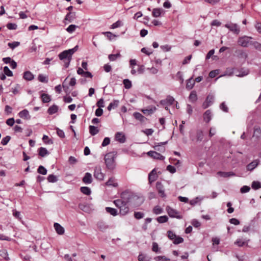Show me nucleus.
I'll use <instances>...</instances> for the list:
<instances>
[{"label": "nucleus", "instance_id": "aec40b11", "mask_svg": "<svg viewBox=\"0 0 261 261\" xmlns=\"http://www.w3.org/2000/svg\"><path fill=\"white\" fill-rule=\"evenodd\" d=\"M237 54V56L239 59H242L245 60L248 58L247 54L243 50H238Z\"/></svg>", "mask_w": 261, "mask_h": 261}, {"label": "nucleus", "instance_id": "1a4fd4ad", "mask_svg": "<svg viewBox=\"0 0 261 261\" xmlns=\"http://www.w3.org/2000/svg\"><path fill=\"white\" fill-rule=\"evenodd\" d=\"M156 188L159 193L161 195V196L162 197H165L166 194L164 192V189L163 184L161 182L158 181L156 183Z\"/></svg>", "mask_w": 261, "mask_h": 261}, {"label": "nucleus", "instance_id": "4d7b16f0", "mask_svg": "<svg viewBox=\"0 0 261 261\" xmlns=\"http://www.w3.org/2000/svg\"><path fill=\"white\" fill-rule=\"evenodd\" d=\"M20 44V42H17V41H14V42H10L8 44V46L12 49H14L15 48V47H17L18 46H19Z\"/></svg>", "mask_w": 261, "mask_h": 261}, {"label": "nucleus", "instance_id": "f257e3e1", "mask_svg": "<svg viewBox=\"0 0 261 261\" xmlns=\"http://www.w3.org/2000/svg\"><path fill=\"white\" fill-rule=\"evenodd\" d=\"M121 197L125 201H123L121 199H117L114 201L115 205L119 208L125 203H134L136 200L139 198L137 196L127 191L123 192L121 194Z\"/></svg>", "mask_w": 261, "mask_h": 261}, {"label": "nucleus", "instance_id": "58836bf2", "mask_svg": "<svg viewBox=\"0 0 261 261\" xmlns=\"http://www.w3.org/2000/svg\"><path fill=\"white\" fill-rule=\"evenodd\" d=\"M123 83L124 85V87L127 89H130L132 86V82L128 79H124L123 81Z\"/></svg>", "mask_w": 261, "mask_h": 261}, {"label": "nucleus", "instance_id": "393cba45", "mask_svg": "<svg viewBox=\"0 0 261 261\" xmlns=\"http://www.w3.org/2000/svg\"><path fill=\"white\" fill-rule=\"evenodd\" d=\"M119 209L120 214L123 216L126 215L129 211V208L127 206H126V203L123 206H122Z\"/></svg>", "mask_w": 261, "mask_h": 261}, {"label": "nucleus", "instance_id": "7ed1b4c3", "mask_svg": "<svg viewBox=\"0 0 261 261\" xmlns=\"http://www.w3.org/2000/svg\"><path fill=\"white\" fill-rule=\"evenodd\" d=\"M116 154L114 152H109L105 156V162L108 170H113L116 167Z\"/></svg>", "mask_w": 261, "mask_h": 261}, {"label": "nucleus", "instance_id": "09e8293b", "mask_svg": "<svg viewBox=\"0 0 261 261\" xmlns=\"http://www.w3.org/2000/svg\"><path fill=\"white\" fill-rule=\"evenodd\" d=\"M38 80L42 83H47L48 82L47 77L43 74H39L38 75Z\"/></svg>", "mask_w": 261, "mask_h": 261}, {"label": "nucleus", "instance_id": "0e129e2a", "mask_svg": "<svg viewBox=\"0 0 261 261\" xmlns=\"http://www.w3.org/2000/svg\"><path fill=\"white\" fill-rule=\"evenodd\" d=\"M168 238L172 240H173L176 238V235L172 231L169 230L167 232Z\"/></svg>", "mask_w": 261, "mask_h": 261}, {"label": "nucleus", "instance_id": "a211bd4d", "mask_svg": "<svg viewBox=\"0 0 261 261\" xmlns=\"http://www.w3.org/2000/svg\"><path fill=\"white\" fill-rule=\"evenodd\" d=\"M175 99L174 98L171 96H168L165 100H161V104H165L166 102L168 103L169 105H172L173 102H174Z\"/></svg>", "mask_w": 261, "mask_h": 261}, {"label": "nucleus", "instance_id": "6e6d98bb", "mask_svg": "<svg viewBox=\"0 0 261 261\" xmlns=\"http://www.w3.org/2000/svg\"><path fill=\"white\" fill-rule=\"evenodd\" d=\"M214 100V96L212 94H209L206 98V102H208L211 105L213 103Z\"/></svg>", "mask_w": 261, "mask_h": 261}, {"label": "nucleus", "instance_id": "39448f33", "mask_svg": "<svg viewBox=\"0 0 261 261\" xmlns=\"http://www.w3.org/2000/svg\"><path fill=\"white\" fill-rule=\"evenodd\" d=\"M166 211L169 216L171 218H176L178 219L182 218V215L180 214V213L176 210L171 207L169 206L166 207Z\"/></svg>", "mask_w": 261, "mask_h": 261}, {"label": "nucleus", "instance_id": "72a5a7b5", "mask_svg": "<svg viewBox=\"0 0 261 261\" xmlns=\"http://www.w3.org/2000/svg\"><path fill=\"white\" fill-rule=\"evenodd\" d=\"M42 101L44 103H47L51 100L50 96L47 94L43 93L41 95Z\"/></svg>", "mask_w": 261, "mask_h": 261}, {"label": "nucleus", "instance_id": "0eeeda50", "mask_svg": "<svg viewBox=\"0 0 261 261\" xmlns=\"http://www.w3.org/2000/svg\"><path fill=\"white\" fill-rule=\"evenodd\" d=\"M224 27L234 34L238 35L240 32V27L237 23L229 22L225 24Z\"/></svg>", "mask_w": 261, "mask_h": 261}, {"label": "nucleus", "instance_id": "9d476101", "mask_svg": "<svg viewBox=\"0 0 261 261\" xmlns=\"http://www.w3.org/2000/svg\"><path fill=\"white\" fill-rule=\"evenodd\" d=\"M54 226L58 234L60 235L64 234L65 232L64 228L60 224L58 223H55Z\"/></svg>", "mask_w": 261, "mask_h": 261}, {"label": "nucleus", "instance_id": "ddd939ff", "mask_svg": "<svg viewBox=\"0 0 261 261\" xmlns=\"http://www.w3.org/2000/svg\"><path fill=\"white\" fill-rule=\"evenodd\" d=\"M83 181L86 184H91L92 182V175L89 172L86 173L83 178Z\"/></svg>", "mask_w": 261, "mask_h": 261}, {"label": "nucleus", "instance_id": "bf43d9fd", "mask_svg": "<svg viewBox=\"0 0 261 261\" xmlns=\"http://www.w3.org/2000/svg\"><path fill=\"white\" fill-rule=\"evenodd\" d=\"M74 19V16L72 14L71 12H69L67 14L65 17V20L69 21L70 22H71Z\"/></svg>", "mask_w": 261, "mask_h": 261}, {"label": "nucleus", "instance_id": "c03bdc74", "mask_svg": "<svg viewBox=\"0 0 261 261\" xmlns=\"http://www.w3.org/2000/svg\"><path fill=\"white\" fill-rule=\"evenodd\" d=\"M37 172L42 175H46L47 173V170L43 166H40L38 169Z\"/></svg>", "mask_w": 261, "mask_h": 261}, {"label": "nucleus", "instance_id": "4be33fe9", "mask_svg": "<svg viewBox=\"0 0 261 261\" xmlns=\"http://www.w3.org/2000/svg\"><path fill=\"white\" fill-rule=\"evenodd\" d=\"M58 111V107L57 105H54L53 106L50 107L48 110L47 113L49 115H53L56 113H57Z\"/></svg>", "mask_w": 261, "mask_h": 261}, {"label": "nucleus", "instance_id": "423d86ee", "mask_svg": "<svg viewBox=\"0 0 261 261\" xmlns=\"http://www.w3.org/2000/svg\"><path fill=\"white\" fill-rule=\"evenodd\" d=\"M94 177L98 180L102 181L104 179L105 174L102 172V169L100 166H96L94 168Z\"/></svg>", "mask_w": 261, "mask_h": 261}, {"label": "nucleus", "instance_id": "37998d69", "mask_svg": "<svg viewBox=\"0 0 261 261\" xmlns=\"http://www.w3.org/2000/svg\"><path fill=\"white\" fill-rule=\"evenodd\" d=\"M47 180L50 182H55L58 180V178L55 175L50 174L47 177Z\"/></svg>", "mask_w": 261, "mask_h": 261}, {"label": "nucleus", "instance_id": "79ce46f5", "mask_svg": "<svg viewBox=\"0 0 261 261\" xmlns=\"http://www.w3.org/2000/svg\"><path fill=\"white\" fill-rule=\"evenodd\" d=\"M121 55L119 53L116 54H111L109 55V59L111 61H115L118 58L120 57Z\"/></svg>", "mask_w": 261, "mask_h": 261}, {"label": "nucleus", "instance_id": "a19ab883", "mask_svg": "<svg viewBox=\"0 0 261 261\" xmlns=\"http://www.w3.org/2000/svg\"><path fill=\"white\" fill-rule=\"evenodd\" d=\"M251 187L254 190H257L261 188L260 182L257 181H253L252 182Z\"/></svg>", "mask_w": 261, "mask_h": 261}, {"label": "nucleus", "instance_id": "69168bd1", "mask_svg": "<svg viewBox=\"0 0 261 261\" xmlns=\"http://www.w3.org/2000/svg\"><path fill=\"white\" fill-rule=\"evenodd\" d=\"M250 190V188L249 187L247 186H244L241 188L240 191L242 193H244L249 192Z\"/></svg>", "mask_w": 261, "mask_h": 261}, {"label": "nucleus", "instance_id": "f3484780", "mask_svg": "<svg viewBox=\"0 0 261 261\" xmlns=\"http://www.w3.org/2000/svg\"><path fill=\"white\" fill-rule=\"evenodd\" d=\"M217 174L223 177H228L235 175V174L233 172L219 171L217 172Z\"/></svg>", "mask_w": 261, "mask_h": 261}, {"label": "nucleus", "instance_id": "e2e57ef3", "mask_svg": "<svg viewBox=\"0 0 261 261\" xmlns=\"http://www.w3.org/2000/svg\"><path fill=\"white\" fill-rule=\"evenodd\" d=\"M17 27V24L15 23H9L7 24V27L9 30H16Z\"/></svg>", "mask_w": 261, "mask_h": 261}, {"label": "nucleus", "instance_id": "bb28decb", "mask_svg": "<svg viewBox=\"0 0 261 261\" xmlns=\"http://www.w3.org/2000/svg\"><path fill=\"white\" fill-rule=\"evenodd\" d=\"M156 110L155 107H152L150 109L142 110V112L146 115H151L153 114Z\"/></svg>", "mask_w": 261, "mask_h": 261}, {"label": "nucleus", "instance_id": "cd10ccee", "mask_svg": "<svg viewBox=\"0 0 261 261\" xmlns=\"http://www.w3.org/2000/svg\"><path fill=\"white\" fill-rule=\"evenodd\" d=\"M89 132L92 136H94L99 132V129L97 128V127L94 126L90 125Z\"/></svg>", "mask_w": 261, "mask_h": 261}, {"label": "nucleus", "instance_id": "8fccbe9b", "mask_svg": "<svg viewBox=\"0 0 261 261\" xmlns=\"http://www.w3.org/2000/svg\"><path fill=\"white\" fill-rule=\"evenodd\" d=\"M251 45H252L256 49L261 51V44L260 43L257 41H252Z\"/></svg>", "mask_w": 261, "mask_h": 261}, {"label": "nucleus", "instance_id": "49530a36", "mask_svg": "<svg viewBox=\"0 0 261 261\" xmlns=\"http://www.w3.org/2000/svg\"><path fill=\"white\" fill-rule=\"evenodd\" d=\"M97 227L101 231H104L108 228V226L102 222L97 223Z\"/></svg>", "mask_w": 261, "mask_h": 261}, {"label": "nucleus", "instance_id": "f03ea898", "mask_svg": "<svg viewBox=\"0 0 261 261\" xmlns=\"http://www.w3.org/2000/svg\"><path fill=\"white\" fill-rule=\"evenodd\" d=\"M78 46H75L74 48L65 50L58 55L60 60H62L64 62V66L66 68L68 67L70 65V61L72 59V55L77 51Z\"/></svg>", "mask_w": 261, "mask_h": 261}, {"label": "nucleus", "instance_id": "de8ad7c7", "mask_svg": "<svg viewBox=\"0 0 261 261\" xmlns=\"http://www.w3.org/2000/svg\"><path fill=\"white\" fill-rule=\"evenodd\" d=\"M102 34H104L110 40L113 39L114 37H116V35L112 34L110 32H103Z\"/></svg>", "mask_w": 261, "mask_h": 261}, {"label": "nucleus", "instance_id": "473e14b6", "mask_svg": "<svg viewBox=\"0 0 261 261\" xmlns=\"http://www.w3.org/2000/svg\"><path fill=\"white\" fill-rule=\"evenodd\" d=\"M189 100L194 102L196 101L197 99V94L195 91H192L189 97Z\"/></svg>", "mask_w": 261, "mask_h": 261}, {"label": "nucleus", "instance_id": "9b49d317", "mask_svg": "<svg viewBox=\"0 0 261 261\" xmlns=\"http://www.w3.org/2000/svg\"><path fill=\"white\" fill-rule=\"evenodd\" d=\"M157 175L156 173L155 169H153L148 175V180L149 182L151 184L152 182L154 181L157 178Z\"/></svg>", "mask_w": 261, "mask_h": 261}, {"label": "nucleus", "instance_id": "412c9836", "mask_svg": "<svg viewBox=\"0 0 261 261\" xmlns=\"http://www.w3.org/2000/svg\"><path fill=\"white\" fill-rule=\"evenodd\" d=\"M23 78L27 81H32L34 79V75L29 71H25L23 73Z\"/></svg>", "mask_w": 261, "mask_h": 261}, {"label": "nucleus", "instance_id": "4468645a", "mask_svg": "<svg viewBox=\"0 0 261 261\" xmlns=\"http://www.w3.org/2000/svg\"><path fill=\"white\" fill-rule=\"evenodd\" d=\"M115 139L121 143L125 141V137L122 133L118 132L115 135Z\"/></svg>", "mask_w": 261, "mask_h": 261}, {"label": "nucleus", "instance_id": "13d9d810", "mask_svg": "<svg viewBox=\"0 0 261 261\" xmlns=\"http://www.w3.org/2000/svg\"><path fill=\"white\" fill-rule=\"evenodd\" d=\"M10 139H11V137L10 136H7L6 137L4 138L2 140V141H1L2 144L3 145H7L8 144V143L9 142V141L10 140Z\"/></svg>", "mask_w": 261, "mask_h": 261}, {"label": "nucleus", "instance_id": "20e7f679", "mask_svg": "<svg viewBox=\"0 0 261 261\" xmlns=\"http://www.w3.org/2000/svg\"><path fill=\"white\" fill-rule=\"evenodd\" d=\"M252 38L251 37L247 36L240 37L238 40V43L239 45L243 47H247L249 45H251L252 41H250V39Z\"/></svg>", "mask_w": 261, "mask_h": 261}, {"label": "nucleus", "instance_id": "2f4dec72", "mask_svg": "<svg viewBox=\"0 0 261 261\" xmlns=\"http://www.w3.org/2000/svg\"><path fill=\"white\" fill-rule=\"evenodd\" d=\"M106 210L107 213H110L113 216H115L117 215V211L115 208L107 207H106Z\"/></svg>", "mask_w": 261, "mask_h": 261}, {"label": "nucleus", "instance_id": "5fc2aeb1", "mask_svg": "<svg viewBox=\"0 0 261 261\" xmlns=\"http://www.w3.org/2000/svg\"><path fill=\"white\" fill-rule=\"evenodd\" d=\"M123 25L122 22L120 20H118L116 22L114 23L111 27V29H114L120 27Z\"/></svg>", "mask_w": 261, "mask_h": 261}, {"label": "nucleus", "instance_id": "ea45409f", "mask_svg": "<svg viewBox=\"0 0 261 261\" xmlns=\"http://www.w3.org/2000/svg\"><path fill=\"white\" fill-rule=\"evenodd\" d=\"M77 28H79L77 25L75 24H70L67 28H66V30L68 33H72L75 31V29Z\"/></svg>", "mask_w": 261, "mask_h": 261}, {"label": "nucleus", "instance_id": "a18cd8bd", "mask_svg": "<svg viewBox=\"0 0 261 261\" xmlns=\"http://www.w3.org/2000/svg\"><path fill=\"white\" fill-rule=\"evenodd\" d=\"M163 209L159 206H155L153 209V213L156 215L162 213Z\"/></svg>", "mask_w": 261, "mask_h": 261}, {"label": "nucleus", "instance_id": "c756f323", "mask_svg": "<svg viewBox=\"0 0 261 261\" xmlns=\"http://www.w3.org/2000/svg\"><path fill=\"white\" fill-rule=\"evenodd\" d=\"M167 143V141H166V142H160V143H155V146H154V148H155V149H156V150H157L158 151H164L165 150V147H162L161 149L160 148H159L158 147H160V146H161L162 145H165Z\"/></svg>", "mask_w": 261, "mask_h": 261}, {"label": "nucleus", "instance_id": "338daca9", "mask_svg": "<svg viewBox=\"0 0 261 261\" xmlns=\"http://www.w3.org/2000/svg\"><path fill=\"white\" fill-rule=\"evenodd\" d=\"M96 106L98 107V108H103L105 107L103 99L102 98L100 99L97 102Z\"/></svg>", "mask_w": 261, "mask_h": 261}, {"label": "nucleus", "instance_id": "4c0bfd02", "mask_svg": "<svg viewBox=\"0 0 261 261\" xmlns=\"http://www.w3.org/2000/svg\"><path fill=\"white\" fill-rule=\"evenodd\" d=\"M162 9L159 8H155L153 9L152 11V15L154 17H159L161 14Z\"/></svg>", "mask_w": 261, "mask_h": 261}, {"label": "nucleus", "instance_id": "6e6552de", "mask_svg": "<svg viewBox=\"0 0 261 261\" xmlns=\"http://www.w3.org/2000/svg\"><path fill=\"white\" fill-rule=\"evenodd\" d=\"M147 154L155 159H159L160 160H163L165 159V157L161 155L160 153L154 151H150L147 152Z\"/></svg>", "mask_w": 261, "mask_h": 261}, {"label": "nucleus", "instance_id": "680f3d73", "mask_svg": "<svg viewBox=\"0 0 261 261\" xmlns=\"http://www.w3.org/2000/svg\"><path fill=\"white\" fill-rule=\"evenodd\" d=\"M79 206L81 210L86 212H88L89 209V206L88 205L83 204H80Z\"/></svg>", "mask_w": 261, "mask_h": 261}, {"label": "nucleus", "instance_id": "052dcab7", "mask_svg": "<svg viewBox=\"0 0 261 261\" xmlns=\"http://www.w3.org/2000/svg\"><path fill=\"white\" fill-rule=\"evenodd\" d=\"M219 70H214L211 71L209 73V76L211 78H214L219 74Z\"/></svg>", "mask_w": 261, "mask_h": 261}, {"label": "nucleus", "instance_id": "774afa93", "mask_svg": "<svg viewBox=\"0 0 261 261\" xmlns=\"http://www.w3.org/2000/svg\"><path fill=\"white\" fill-rule=\"evenodd\" d=\"M255 28L256 29L257 31L261 34V23L259 22H257L255 23Z\"/></svg>", "mask_w": 261, "mask_h": 261}, {"label": "nucleus", "instance_id": "c9c22d12", "mask_svg": "<svg viewBox=\"0 0 261 261\" xmlns=\"http://www.w3.org/2000/svg\"><path fill=\"white\" fill-rule=\"evenodd\" d=\"M253 136L258 138L261 136V129L259 127H254Z\"/></svg>", "mask_w": 261, "mask_h": 261}, {"label": "nucleus", "instance_id": "f8f14e48", "mask_svg": "<svg viewBox=\"0 0 261 261\" xmlns=\"http://www.w3.org/2000/svg\"><path fill=\"white\" fill-rule=\"evenodd\" d=\"M18 115L20 118H23V119H25L27 120H29L31 118V116L29 114V112L26 109L20 111L18 113Z\"/></svg>", "mask_w": 261, "mask_h": 261}, {"label": "nucleus", "instance_id": "5701e85b", "mask_svg": "<svg viewBox=\"0 0 261 261\" xmlns=\"http://www.w3.org/2000/svg\"><path fill=\"white\" fill-rule=\"evenodd\" d=\"M203 138V132L201 130H198L196 132V142H201Z\"/></svg>", "mask_w": 261, "mask_h": 261}, {"label": "nucleus", "instance_id": "dca6fc26", "mask_svg": "<svg viewBox=\"0 0 261 261\" xmlns=\"http://www.w3.org/2000/svg\"><path fill=\"white\" fill-rule=\"evenodd\" d=\"M212 119V113L211 110H208L205 112L203 114L204 121L206 123H208Z\"/></svg>", "mask_w": 261, "mask_h": 261}, {"label": "nucleus", "instance_id": "f704fd0d", "mask_svg": "<svg viewBox=\"0 0 261 261\" xmlns=\"http://www.w3.org/2000/svg\"><path fill=\"white\" fill-rule=\"evenodd\" d=\"M0 256L7 261L9 260L8 252L5 249L0 250Z\"/></svg>", "mask_w": 261, "mask_h": 261}, {"label": "nucleus", "instance_id": "a878e982", "mask_svg": "<svg viewBox=\"0 0 261 261\" xmlns=\"http://www.w3.org/2000/svg\"><path fill=\"white\" fill-rule=\"evenodd\" d=\"M106 185L108 186H113L116 187L118 186V184L115 182V179L113 177L110 178L106 182Z\"/></svg>", "mask_w": 261, "mask_h": 261}, {"label": "nucleus", "instance_id": "c85d7f7f", "mask_svg": "<svg viewBox=\"0 0 261 261\" xmlns=\"http://www.w3.org/2000/svg\"><path fill=\"white\" fill-rule=\"evenodd\" d=\"M192 79L193 77H191L187 82L186 88L189 90L192 89L195 84V82Z\"/></svg>", "mask_w": 261, "mask_h": 261}, {"label": "nucleus", "instance_id": "6ab92c4d", "mask_svg": "<svg viewBox=\"0 0 261 261\" xmlns=\"http://www.w3.org/2000/svg\"><path fill=\"white\" fill-rule=\"evenodd\" d=\"M133 115L135 119L139 120L141 122H144L146 119V118L144 116H143L141 113L139 112H135Z\"/></svg>", "mask_w": 261, "mask_h": 261}, {"label": "nucleus", "instance_id": "3c124183", "mask_svg": "<svg viewBox=\"0 0 261 261\" xmlns=\"http://www.w3.org/2000/svg\"><path fill=\"white\" fill-rule=\"evenodd\" d=\"M4 72L5 74L8 76H12L13 75L12 72L9 69L8 66H5L4 67Z\"/></svg>", "mask_w": 261, "mask_h": 261}, {"label": "nucleus", "instance_id": "2eb2a0df", "mask_svg": "<svg viewBox=\"0 0 261 261\" xmlns=\"http://www.w3.org/2000/svg\"><path fill=\"white\" fill-rule=\"evenodd\" d=\"M258 161L256 160L252 161L251 163H249L246 166L247 170L248 171H252L254 169H255L258 164Z\"/></svg>", "mask_w": 261, "mask_h": 261}, {"label": "nucleus", "instance_id": "e433bc0d", "mask_svg": "<svg viewBox=\"0 0 261 261\" xmlns=\"http://www.w3.org/2000/svg\"><path fill=\"white\" fill-rule=\"evenodd\" d=\"M156 220L160 223H163L168 221V218L167 216H162L158 217Z\"/></svg>", "mask_w": 261, "mask_h": 261}, {"label": "nucleus", "instance_id": "864d4df0", "mask_svg": "<svg viewBox=\"0 0 261 261\" xmlns=\"http://www.w3.org/2000/svg\"><path fill=\"white\" fill-rule=\"evenodd\" d=\"M184 242V239L180 237L176 236V238L173 240V243L174 244H179Z\"/></svg>", "mask_w": 261, "mask_h": 261}, {"label": "nucleus", "instance_id": "7c9ffc66", "mask_svg": "<svg viewBox=\"0 0 261 261\" xmlns=\"http://www.w3.org/2000/svg\"><path fill=\"white\" fill-rule=\"evenodd\" d=\"M80 190L82 193L86 195H89L91 193V189L87 187H82Z\"/></svg>", "mask_w": 261, "mask_h": 261}, {"label": "nucleus", "instance_id": "b1692460", "mask_svg": "<svg viewBox=\"0 0 261 261\" xmlns=\"http://www.w3.org/2000/svg\"><path fill=\"white\" fill-rule=\"evenodd\" d=\"M38 151H39V154L41 157H44L45 156L49 154V153L48 151L45 148H44L42 147L39 148L38 149Z\"/></svg>", "mask_w": 261, "mask_h": 261}, {"label": "nucleus", "instance_id": "603ef678", "mask_svg": "<svg viewBox=\"0 0 261 261\" xmlns=\"http://www.w3.org/2000/svg\"><path fill=\"white\" fill-rule=\"evenodd\" d=\"M144 214L140 212H135L134 213V217L137 219H140L144 217Z\"/></svg>", "mask_w": 261, "mask_h": 261}]
</instances>
